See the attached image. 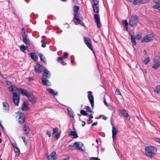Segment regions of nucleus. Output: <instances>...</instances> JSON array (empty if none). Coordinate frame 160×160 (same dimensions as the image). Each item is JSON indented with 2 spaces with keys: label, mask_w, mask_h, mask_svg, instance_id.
I'll return each instance as SVG.
<instances>
[{
  "label": "nucleus",
  "mask_w": 160,
  "mask_h": 160,
  "mask_svg": "<svg viewBox=\"0 0 160 160\" xmlns=\"http://www.w3.org/2000/svg\"><path fill=\"white\" fill-rule=\"evenodd\" d=\"M10 92H13V100L14 104L16 106H18L19 102L20 92L19 89L16 87L11 85L8 88Z\"/></svg>",
  "instance_id": "1"
},
{
  "label": "nucleus",
  "mask_w": 160,
  "mask_h": 160,
  "mask_svg": "<svg viewBox=\"0 0 160 160\" xmlns=\"http://www.w3.org/2000/svg\"><path fill=\"white\" fill-rule=\"evenodd\" d=\"M145 153L146 156L150 158L154 157L157 151L156 147L154 146H148L145 148Z\"/></svg>",
  "instance_id": "2"
},
{
  "label": "nucleus",
  "mask_w": 160,
  "mask_h": 160,
  "mask_svg": "<svg viewBox=\"0 0 160 160\" xmlns=\"http://www.w3.org/2000/svg\"><path fill=\"white\" fill-rule=\"evenodd\" d=\"M20 89L22 94L23 95L27 96L31 102L33 103H35L36 102L35 98L33 94L23 89Z\"/></svg>",
  "instance_id": "3"
},
{
  "label": "nucleus",
  "mask_w": 160,
  "mask_h": 160,
  "mask_svg": "<svg viewBox=\"0 0 160 160\" xmlns=\"http://www.w3.org/2000/svg\"><path fill=\"white\" fill-rule=\"evenodd\" d=\"M74 18L76 21V24H79L82 26H84V24L82 20V15L80 14L74 13Z\"/></svg>",
  "instance_id": "4"
},
{
  "label": "nucleus",
  "mask_w": 160,
  "mask_h": 160,
  "mask_svg": "<svg viewBox=\"0 0 160 160\" xmlns=\"http://www.w3.org/2000/svg\"><path fill=\"white\" fill-rule=\"evenodd\" d=\"M138 21V17L136 15H132L129 22V24L132 27L136 26Z\"/></svg>",
  "instance_id": "5"
},
{
  "label": "nucleus",
  "mask_w": 160,
  "mask_h": 160,
  "mask_svg": "<svg viewBox=\"0 0 160 160\" xmlns=\"http://www.w3.org/2000/svg\"><path fill=\"white\" fill-rule=\"evenodd\" d=\"M154 39V36L152 34H149L142 38L141 42L142 43L148 42L152 41Z\"/></svg>",
  "instance_id": "6"
},
{
  "label": "nucleus",
  "mask_w": 160,
  "mask_h": 160,
  "mask_svg": "<svg viewBox=\"0 0 160 160\" xmlns=\"http://www.w3.org/2000/svg\"><path fill=\"white\" fill-rule=\"evenodd\" d=\"M18 114L17 117L18 118V122L21 124H23L25 122V115L23 113L18 112H16Z\"/></svg>",
  "instance_id": "7"
},
{
  "label": "nucleus",
  "mask_w": 160,
  "mask_h": 160,
  "mask_svg": "<svg viewBox=\"0 0 160 160\" xmlns=\"http://www.w3.org/2000/svg\"><path fill=\"white\" fill-rule=\"evenodd\" d=\"M88 97L89 99V101L90 103L91 107L93 108L94 106V98L92 94V92L89 91L88 92Z\"/></svg>",
  "instance_id": "8"
},
{
  "label": "nucleus",
  "mask_w": 160,
  "mask_h": 160,
  "mask_svg": "<svg viewBox=\"0 0 160 160\" xmlns=\"http://www.w3.org/2000/svg\"><path fill=\"white\" fill-rule=\"evenodd\" d=\"M149 0H133V4L134 5H138L139 4H144L149 2Z\"/></svg>",
  "instance_id": "9"
},
{
  "label": "nucleus",
  "mask_w": 160,
  "mask_h": 160,
  "mask_svg": "<svg viewBox=\"0 0 160 160\" xmlns=\"http://www.w3.org/2000/svg\"><path fill=\"white\" fill-rule=\"evenodd\" d=\"M42 66L38 63H37L34 67V71L36 73H40L41 72Z\"/></svg>",
  "instance_id": "10"
},
{
  "label": "nucleus",
  "mask_w": 160,
  "mask_h": 160,
  "mask_svg": "<svg viewBox=\"0 0 160 160\" xmlns=\"http://www.w3.org/2000/svg\"><path fill=\"white\" fill-rule=\"evenodd\" d=\"M94 18L98 28H100L101 27V23L98 15L97 14H94Z\"/></svg>",
  "instance_id": "11"
},
{
  "label": "nucleus",
  "mask_w": 160,
  "mask_h": 160,
  "mask_svg": "<svg viewBox=\"0 0 160 160\" xmlns=\"http://www.w3.org/2000/svg\"><path fill=\"white\" fill-rule=\"evenodd\" d=\"M160 67V61L155 58L154 60V64L152 66V68L155 69H157Z\"/></svg>",
  "instance_id": "12"
},
{
  "label": "nucleus",
  "mask_w": 160,
  "mask_h": 160,
  "mask_svg": "<svg viewBox=\"0 0 160 160\" xmlns=\"http://www.w3.org/2000/svg\"><path fill=\"white\" fill-rule=\"evenodd\" d=\"M57 154L55 152H52L47 157V159L50 160H55L57 158Z\"/></svg>",
  "instance_id": "13"
},
{
  "label": "nucleus",
  "mask_w": 160,
  "mask_h": 160,
  "mask_svg": "<svg viewBox=\"0 0 160 160\" xmlns=\"http://www.w3.org/2000/svg\"><path fill=\"white\" fill-rule=\"evenodd\" d=\"M154 2L156 4L153 5L152 8L158 9L160 12V0H154Z\"/></svg>",
  "instance_id": "14"
},
{
  "label": "nucleus",
  "mask_w": 160,
  "mask_h": 160,
  "mask_svg": "<svg viewBox=\"0 0 160 160\" xmlns=\"http://www.w3.org/2000/svg\"><path fill=\"white\" fill-rule=\"evenodd\" d=\"M42 75L43 76V77L49 79L50 76V72L46 69L44 68L43 69V73H42Z\"/></svg>",
  "instance_id": "15"
},
{
  "label": "nucleus",
  "mask_w": 160,
  "mask_h": 160,
  "mask_svg": "<svg viewBox=\"0 0 160 160\" xmlns=\"http://www.w3.org/2000/svg\"><path fill=\"white\" fill-rule=\"evenodd\" d=\"M48 78H46L44 77H42V84L45 86H50L51 85V83L49 80H48Z\"/></svg>",
  "instance_id": "16"
},
{
  "label": "nucleus",
  "mask_w": 160,
  "mask_h": 160,
  "mask_svg": "<svg viewBox=\"0 0 160 160\" xmlns=\"http://www.w3.org/2000/svg\"><path fill=\"white\" fill-rule=\"evenodd\" d=\"M29 104L28 102H24L22 105V109L23 111H26L29 109Z\"/></svg>",
  "instance_id": "17"
},
{
  "label": "nucleus",
  "mask_w": 160,
  "mask_h": 160,
  "mask_svg": "<svg viewBox=\"0 0 160 160\" xmlns=\"http://www.w3.org/2000/svg\"><path fill=\"white\" fill-rule=\"evenodd\" d=\"M68 135L69 136H73V138H76L78 137V136L77 134V133L75 131H70L68 132Z\"/></svg>",
  "instance_id": "18"
},
{
  "label": "nucleus",
  "mask_w": 160,
  "mask_h": 160,
  "mask_svg": "<svg viewBox=\"0 0 160 160\" xmlns=\"http://www.w3.org/2000/svg\"><path fill=\"white\" fill-rule=\"evenodd\" d=\"M23 130L25 132V134L26 135L28 134L30 132V128L28 125H23Z\"/></svg>",
  "instance_id": "19"
},
{
  "label": "nucleus",
  "mask_w": 160,
  "mask_h": 160,
  "mask_svg": "<svg viewBox=\"0 0 160 160\" xmlns=\"http://www.w3.org/2000/svg\"><path fill=\"white\" fill-rule=\"evenodd\" d=\"M112 138L113 140L116 139V135L117 133V131L116 130V129L114 127H112Z\"/></svg>",
  "instance_id": "20"
},
{
  "label": "nucleus",
  "mask_w": 160,
  "mask_h": 160,
  "mask_svg": "<svg viewBox=\"0 0 160 160\" xmlns=\"http://www.w3.org/2000/svg\"><path fill=\"white\" fill-rule=\"evenodd\" d=\"M121 114L124 116V117H126L128 119L130 118V116L128 115V112H127L126 110L125 109H123L122 112H121Z\"/></svg>",
  "instance_id": "21"
},
{
  "label": "nucleus",
  "mask_w": 160,
  "mask_h": 160,
  "mask_svg": "<svg viewBox=\"0 0 160 160\" xmlns=\"http://www.w3.org/2000/svg\"><path fill=\"white\" fill-rule=\"evenodd\" d=\"M3 108L5 111V112H8L9 109V105L7 102H3L2 103Z\"/></svg>",
  "instance_id": "22"
},
{
  "label": "nucleus",
  "mask_w": 160,
  "mask_h": 160,
  "mask_svg": "<svg viewBox=\"0 0 160 160\" xmlns=\"http://www.w3.org/2000/svg\"><path fill=\"white\" fill-rule=\"evenodd\" d=\"M29 54L31 58L33 60L35 61H37L38 60V58L36 55L35 53H31Z\"/></svg>",
  "instance_id": "23"
},
{
  "label": "nucleus",
  "mask_w": 160,
  "mask_h": 160,
  "mask_svg": "<svg viewBox=\"0 0 160 160\" xmlns=\"http://www.w3.org/2000/svg\"><path fill=\"white\" fill-rule=\"evenodd\" d=\"M82 145L80 146V142H76L74 143V146L78 150H81L82 149V147L83 145V144H81Z\"/></svg>",
  "instance_id": "24"
},
{
  "label": "nucleus",
  "mask_w": 160,
  "mask_h": 160,
  "mask_svg": "<svg viewBox=\"0 0 160 160\" xmlns=\"http://www.w3.org/2000/svg\"><path fill=\"white\" fill-rule=\"evenodd\" d=\"M131 42L133 45H136V43L135 41V38L134 35H131Z\"/></svg>",
  "instance_id": "25"
},
{
  "label": "nucleus",
  "mask_w": 160,
  "mask_h": 160,
  "mask_svg": "<svg viewBox=\"0 0 160 160\" xmlns=\"http://www.w3.org/2000/svg\"><path fill=\"white\" fill-rule=\"evenodd\" d=\"M68 112L69 116L72 118H74V115L72 109H68Z\"/></svg>",
  "instance_id": "26"
},
{
  "label": "nucleus",
  "mask_w": 160,
  "mask_h": 160,
  "mask_svg": "<svg viewBox=\"0 0 160 160\" xmlns=\"http://www.w3.org/2000/svg\"><path fill=\"white\" fill-rule=\"evenodd\" d=\"M28 49V47L25 46L24 45H22L20 46V50L22 52H24V50H27Z\"/></svg>",
  "instance_id": "27"
},
{
  "label": "nucleus",
  "mask_w": 160,
  "mask_h": 160,
  "mask_svg": "<svg viewBox=\"0 0 160 160\" xmlns=\"http://www.w3.org/2000/svg\"><path fill=\"white\" fill-rule=\"evenodd\" d=\"M47 90L50 93L54 95H56L58 93L57 92H55L54 90L52 89L47 88Z\"/></svg>",
  "instance_id": "28"
},
{
  "label": "nucleus",
  "mask_w": 160,
  "mask_h": 160,
  "mask_svg": "<svg viewBox=\"0 0 160 160\" xmlns=\"http://www.w3.org/2000/svg\"><path fill=\"white\" fill-rule=\"evenodd\" d=\"M94 12L98 13L99 12V6H92Z\"/></svg>",
  "instance_id": "29"
},
{
  "label": "nucleus",
  "mask_w": 160,
  "mask_h": 160,
  "mask_svg": "<svg viewBox=\"0 0 160 160\" xmlns=\"http://www.w3.org/2000/svg\"><path fill=\"white\" fill-rule=\"evenodd\" d=\"M85 44L93 52V53L95 54V52L93 51V48L92 47V45L91 42H90L87 43Z\"/></svg>",
  "instance_id": "30"
},
{
  "label": "nucleus",
  "mask_w": 160,
  "mask_h": 160,
  "mask_svg": "<svg viewBox=\"0 0 160 160\" xmlns=\"http://www.w3.org/2000/svg\"><path fill=\"white\" fill-rule=\"evenodd\" d=\"M22 39L23 42L25 43L26 45L28 46H30L29 42L27 39V38H22Z\"/></svg>",
  "instance_id": "31"
},
{
  "label": "nucleus",
  "mask_w": 160,
  "mask_h": 160,
  "mask_svg": "<svg viewBox=\"0 0 160 160\" xmlns=\"http://www.w3.org/2000/svg\"><path fill=\"white\" fill-rule=\"evenodd\" d=\"M150 59L149 57H148L146 58H145V59H144L142 62L144 64H147L149 62H150Z\"/></svg>",
  "instance_id": "32"
},
{
  "label": "nucleus",
  "mask_w": 160,
  "mask_h": 160,
  "mask_svg": "<svg viewBox=\"0 0 160 160\" xmlns=\"http://www.w3.org/2000/svg\"><path fill=\"white\" fill-rule=\"evenodd\" d=\"M83 38L85 43L91 42L90 39L89 38H87L85 37H84Z\"/></svg>",
  "instance_id": "33"
},
{
  "label": "nucleus",
  "mask_w": 160,
  "mask_h": 160,
  "mask_svg": "<svg viewBox=\"0 0 160 160\" xmlns=\"http://www.w3.org/2000/svg\"><path fill=\"white\" fill-rule=\"evenodd\" d=\"M154 91L157 93H159L160 92V85H158L156 87Z\"/></svg>",
  "instance_id": "34"
},
{
  "label": "nucleus",
  "mask_w": 160,
  "mask_h": 160,
  "mask_svg": "<svg viewBox=\"0 0 160 160\" xmlns=\"http://www.w3.org/2000/svg\"><path fill=\"white\" fill-rule=\"evenodd\" d=\"M79 9V8L78 6L77 5H74L73 7V10L75 13H78V11Z\"/></svg>",
  "instance_id": "35"
},
{
  "label": "nucleus",
  "mask_w": 160,
  "mask_h": 160,
  "mask_svg": "<svg viewBox=\"0 0 160 160\" xmlns=\"http://www.w3.org/2000/svg\"><path fill=\"white\" fill-rule=\"evenodd\" d=\"M80 112L81 114L83 116H86L88 115V114L87 112L81 109L80 111Z\"/></svg>",
  "instance_id": "36"
},
{
  "label": "nucleus",
  "mask_w": 160,
  "mask_h": 160,
  "mask_svg": "<svg viewBox=\"0 0 160 160\" xmlns=\"http://www.w3.org/2000/svg\"><path fill=\"white\" fill-rule=\"evenodd\" d=\"M135 39L137 40H139L141 39L142 34L141 33L138 34L135 37Z\"/></svg>",
  "instance_id": "37"
},
{
  "label": "nucleus",
  "mask_w": 160,
  "mask_h": 160,
  "mask_svg": "<svg viewBox=\"0 0 160 160\" xmlns=\"http://www.w3.org/2000/svg\"><path fill=\"white\" fill-rule=\"evenodd\" d=\"M40 59L41 61L43 62H46V59H45L44 57L43 56L42 54H40Z\"/></svg>",
  "instance_id": "38"
},
{
  "label": "nucleus",
  "mask_w": 160,
  "mask_h": 160,
  "mask_svg": "<svg viewBox=\"0 0 160 160\" xmlns=\"http://www.w3.org/2000/svg\"><path fill=\"white\" fill-rule=\"evenodd\" d=\"M85 108L86 109V111L88 112H92L91 109L90 108V107L88 106H86L85 107Z\"/></svg>",
  "instance_id": "39"
},
{
  "label": "nucleus",
  "mask_w": 160,
  "mask_h": 160,
  "mask_svg": "<svg viewBox=\"0 0 160 160\" xmlns=\"http://www.w3.org/2000/svg\"><path fill=\"white\" fill-rule=\"evenodd\" d=\"M12 146L14 148V150L16 153H19L20 152V150L19 148L17 147L14 146L13 145Z\"/></svg>",
  "instance_id": "40"
},
{
  "label": "nucleus",
  "mask_w": 160,
  "mask_h": 160,
  "mask_svg": "<svg viewBox=\"0 0 160 160\" xmlns=\"http://www.w3.org/2000/svg\"><path fill=\"white\" fill-rule=\"evenodd\" d=\"M63 58L62 56L58 57L57 58V61L59 62H61L63 61Z\"/></svg>",
  "instance_id": "41"
},
{
  "label": "nucleus",
  "mask_w": 160,
  "mask_h": 160,
  "mask_svg": "<svg viewBox=\"0 0 160 160\" xmlns=\"http://www.w3.org/2000/svg\"><path fill=\"white\" fill-rule=\"evenodd\" d=\"M94 2L93 5L92 6H99V1L98 0H93Z\"/></svg>",
  "instance_id": "42"
},
{
  "label": "nucleus",
  "mask_w": 160,
  "mask_h": 160,
  "mask_svg": "<svg viewBox=\"0 0 160 160\" xmlns=\"http://www.w3.org/2000/svg\"><path fill=\"white\" fill-rule=\"evenodd\" d=\"M41 42L42 43V44L41 45L42 47L43 48H45L46 47V43L45 42V41L42 39L41 40Z\"/></svg>",
  "instance_id": "43"
},
{
  "label": "nucleus",
  "mask_w": 160,
  "mask_h": 160,
  "mask_svg": "<svg viewBox=\"0 0 160 160\" xmlns=\"http://www.w3.org/2000/svg\"><path fill=\"white\" fill-rule=\"evenodd\" d=\"M122 23L124 25L125 27H127L128 26V23L127 20H123L122 21Z\"/></svg>",
  "instance_id": "44"
},
{
  "label": "nucleus",
  "mask_w": 160,
  "mask_h": 160,
  "mask_svg": "<svg viewBox=\"0 0 160 160\" xmlns=\"http://www.w3.org/2000/svg\"><path fill=\"white\" fill-rule=\"evenodd\" d=\"M58 128H54L53 129V132L52 133V134L53 135L55 133L57 132H58Z\"/></svg>",
  "instance_id": "45"
},
{
  "label": "nucleus",
  "mask_w": 160,
  "mask_h": 160,
  "mask_svg": "<svg viewBox=\"0 0 160 160\" xmlns=\"http://www.w3.org/2000/svg\"><path fill=\"white\" fill-rule=\"evenodd\" d=\"M115 93L117 95H121V92L120 91V90L118 89H117L116 90Z\"/></svg>",
  "instance_id": "46"
},
{
  "label": "nucleus",
  "mask_w": 160,
  "mask_h": 160,
  "mask_svg": "<svg viewBox=\"0 0 160 160\" xmlns=\"http://www.w3.org/2000/svg\"><path fill=\"white\" fill-rule=\"evenodd\" d=\"M89 160H101L98 158L92 157L90 158Z\"/></svg>",
  "instance_id": "47"
},
{
  "label": "nucleus",
  "mask_w": 160,
  "mask_h": 160,
  "mask_svg": "<svg viewBox=\"0 0 160 160\" xmlns=\"http://www.w3.org/2000/svg\"><path fill=\"white\" fill-rule=\"evenodd\" d=\"M22 33V38H27V34H26V32H23Z\"/></svg>",
  "instance_id": "48"
},
{
  "label": "nucleus",
  "mask_w": 160,
  "mask_h": 160,
  "mask_svg": "<svg viewBox=\"0 0 160 160\" xmlns=\"http://www.w3.org/2000/svg\"><path fill=\"white\" fill-rule=\"evenodd\" d=\"M68 56V53L67 52H65L63 56V58H66Z\"/></svg>",
  "instance_id": "49"
},
{
  "label": "nucleus",
  "mask_w": 160,
  "mask_h": 160,
  "mask_svg": "<svg viewBox=\"0 0 160 160\" xmlns=\"http://www.w3.org/2000/svg\"><path fill=\"white\" fill-rule=\"evenodd\" d=\"M100 118H102L104 120H106L107 119V117L103 115H100Z\"/></svg>",
  "instance_id": "50"
},
{
  "label": "nucleus",
  "mask_w": 160,
  "mask_h": 160,
  "mask_svg": "<svg viewBox=\"0 0 160 160\" xmlns=\"http://www.w3.org/2000/svg\"><path fill=\"white\" fill-rule=\"evenodd\" d=\"M60 135V133L58 132L54 136V137H55L57 139H58Z\"/></svg>",
  "instance_id": "51"
},
{
  "label": "nucleus",
  "mask_w": 160,
  "mask_h": 160,
  "mask_svg": "<svg viewBox=\"0 0 160 160\" xmlns=\"http://www.w3.org/2000/svg\"><path fill=\"white\" fill-rule=\"evenodd\" d=\"M154 140L160 144V138H155Z\"/></svg>",
  "instance_id": "52"
},
{
  "label": "nucleus",
  "mask_w": 160,
  "mask_h": 160,
  "mask_svg": "<svg viewBox=\"0 0 160 160\" xmlns=\"http://www.w3.org/2000/svg\"><path fill=\"white\" fill-rule=\"evenodd\" d=\"M21 138H22L23 139V141L24 143V144H25V145H26L27 144V141L25 140V137H21Z\"/></svg>",
  "instance_id": "53"
},
{
  "label": "nucleus",
  "mask_w": 160,
  "mask_h": 160,
  "mask_svg": "<svg viewBox=\"0 0 160 160\" xmlns=\"http://www.w3.org/2000/svg\"><path fill=\"white\" fill-rule=\"evenodd\" d=\"M75 147L74 146V144H73V145H70L69 146L68 148L70 150H72L73 149V147Z\"/></svg>",
  "instance_id": "54"
},
{
  "label": "nucleus",
  "mask_w": 160,
  "mask_h": 160,
  "mask_svg": "<svg viewBox=\"0 0 160 160\" xmlns=\"http://www.w3.org/2000/svg\"><path fill=\"white\" fill-rule=\"evenodd\" d=\"M97 124H98V122H94L92 124V125L91 126V127L92 128H93L94 126H95L96 125H97Z\"/></svg>",
  "instance_id": "55"
},
{
  "label": "nucleus",
  "mask_w": 160,
  "mask_h": 160,
  "mask_svg": "<svg viewBox=\"0 0 160 160\" xmlns=\"http://www.w3.org/2000/svg\"><path fill=\"white\" fill-rule=\"evenodd\" d=\"M46 133L48 135V136L50 137L51 136V133L49 132L48 131H47L46 132Z\"/></svg>",
  "instance_id": "56"
},
{
  "label": "nucleus",
  "mask_w": 160,
  "mask_h": 160,
  "mask_svg": "<svg viewBox=\"0 0 160 160\" xmlns=\"http://www.w3.org/2000/svg\"><path fill=\"white\" fill-rule=\"evenodd\" d=\"M104 103L106 106H108V104H107V103L106 102V101L105 98L104 99Z\"/></svg>",
  "instance_id": "57"
},
{
  "label": "nucleus",
  "mask_w": 160,
  "mask_h": 160,
  "mask_svg": "<svg viewBox=\"0 0 160 160\" xmlns=\"http://www.w3.org/2000/svg\"><path fill=\"white\" fill-rule=\"evenodd\" d=\"M28 80L29 81H32L33 80V78L32 77H30L28 78Z\"/></svg>",
  "instance_id": "58"
},
{
  "label": "nucleus",
  "mask_w": 160,
  "mask_h": 160,
  "mask_svg": "<svg viewBox=\"0 0 160 160\" xmlns=\"http://www.w3.org/2000/svg\"><path fill=\"white\" fill-rule=\"evenodd\" d=\"M69 157L68 156H67V157L64 159H62V160H69Z\"/></svg>",
  "instance_id": "59"
},
{
  "label": "nucleus",
  "mask_w": 160,
  "mask_h": 160,
  "mask_svg": "<svg viewBox=\"0 0 160 160\" xmlns=\"http://www.w3.org/2000/svg\"><path fill=\"white\" fill-rule=\"evenodd\" d=\"M93 118V117L92 116V114H91L89 115V119H92Z\"/></svg>",
  "instance_id": "60"
},
{
  "label": "nucleus",
  "mask_w": 160,
  "mask_h": 160,
  "mask_svg": "<svg viewBox=\"0 0 160 160\" xmlns=\"http://www.w3.org/2000/svg\"><path fill=\"white\" fill-rule=\"evenodd\" d=\"M82 127H83V126H85V125L86 124L85 122L84 121H82Z\"/></svg>",
  "instance_id": "61"
},
{
  "label": "nucleus",
  "mask_w": 160,
  "mask_h": 160,
  "mask_svg": "<svg viewBox=\"0 0 160 160\" xmlns=\"http://www.w3.org/2000/svg\"><path fill=\"white\" fill-rule=\"evenodd\" d=\"M25 32V30L24 28H22V33Z\"/></svg>",
  "instance_id": "62"
},
{
  "label": "nucleus",
  "mask_w": 160,
  "mask_h": 160,
  "mask_svg": "<svg viewBox=\"0 0 160 160\" xmlns=\"http://www.w3.org/2000/svg\"><path fill=\"white\" fill-rule=\"evenodd\" d=\"M143 53L145 55H146L147 54V52L145 50H144L143 51Z\"/></svg>",
  "instance_id": "63"
},
{
  "label": "nucleus",
  "mask_w": 160,
  "mask_h": 160,
  "mask_svg": "<svg viewBox=\"0 0 160 160\" xmlns=\"http://www.w3.org/2000/svg\"><path fill=\"white\" fill-rule=\"evenodd\" d=\"M7 84L8 85H10L11 84V83L9 81H7Z\"/></svg>",
  "instance_id": "64"
}]
</instances>
